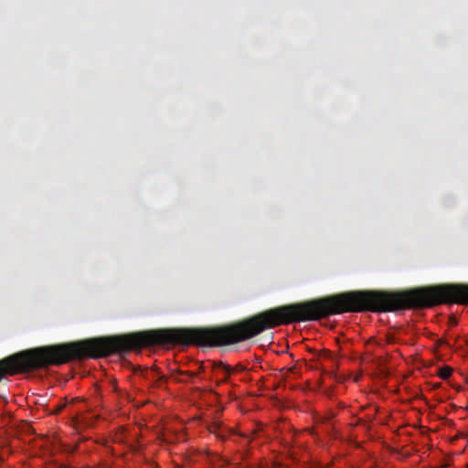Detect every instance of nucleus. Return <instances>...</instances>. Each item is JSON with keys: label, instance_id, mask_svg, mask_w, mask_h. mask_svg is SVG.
<instances>
[{"label": "nucleus", "instance_id": "f257e3e1", "mask_svg": "<svg viewBox=\"0 0 468 468\" xmlns=\"http://www.w3.org/2000/svg\"><path fill=\"white\" fill-rule=\"evenodd\" d=\"M209 432L215 434L218 439L225 441L229 439L232 434H234V431L224 427L220 423L214 422L212 423L209 428Z\"/></svg>", "mask_w": 468, "mask_h": 468}, {"label": "nucleus", "instance_id": "f03ea898", "mask_svg": "<svg viewBox=\"0 0 468 468\" xmlns=\"http://www.w3.org/2000/svg\"><path fill=\"white\" fill-rule=\"evenodd\" d=\"M452 373V368L450 367H443L439 369L438 376L442 379H448Z\"/></svg>", "mask_w": 468, "mask_h": 468}, {"label": "nucleus", "instance_id": "7ed1b4c3", "mask_svg": "<svg viewBox=\"0 0 468 468\" xmlns=\"http://www.w3.org/2000/svg\"><path fill=\"white\" fill-rule=\"evenodd\" d=\"M215 368L221 369L224 373V378H228L230 375L232 369L229 366L224 365L223 363L219 362L218 364H215Z\"/></svg>", "mask_w": 468, "mask_h": 468}, {"label": "nucleus", "instance_id": "20e7f679", "mask_svg": "<svg viewBox=\"0 0 468 468\" xmlns=\"http://www.w3.org/2000/svg\"><path fill=\"white\" fill-rule=\"evenodd\" d=\"M66 404L65 403H58L56 405V407L54 408V410H52V412L54 414H58L59 412H61L63 410V409L65 408Z\"/></svg>", "mask_w": 468, "mask_h": 468}, {"label": "nucleus", "instance_id": "39448f33", "mask_svg": "<svg viewBox=\"0 0 468 468\" xmlns=\"http://www.w3.org/2000/svg\"><path fill=\"white\" fill-rule=\"evenodd\" d=\"M450 324L454 326L457 324V319L455 317H450Z\"/></svg>", "mask_w": 468, "mask_h": 468}, {"label": "nucleus", "instance_id": "423d86ee", "mask_svg": "<svg viewBox=\"0 0 468 468\" xmlns=\"http://www.w3.org/2000/svg\"><path fill=\"white\" fill-rule=\"evenodd\" d=\"M182 374H186V375H187L189 377H195L196 376V373H194V372H182Z\"/></svg>", "mask_w": 468, "mask_h": 468}]
</instances>
